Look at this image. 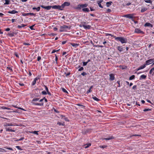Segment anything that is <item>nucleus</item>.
<instances>
[{"mask_svg": "<svg viewBox=\"0 0 154 154\" xmlns=\"http://www.w3.org/2000/svg\"><path fill=\"white\" fill-rule=\"evenodd\" d=\"M88 5V4L87 3L85 4H78L77 6L74 7V8L75 9L77 10L78 11H81V9L82 11L84 12H89L90 10L89 8H86Z\"/></svg>", "mask_w": 154, "mask_h": 154, "instance_id": "nucleus-1", "label": "nucleus"}, {"mask_svg": "<svg viewBox=\"0 0 154 154\" xmlns=\"http://www.w3.org/2000/svg\"><path fill=\"white\" fill-rule=\"evenodd\" d=\"M91 26L90 25H84V28L85 29H90Z\"/></svg>", "mask_w": 154, "mask_h": 154, "instance_id": "nucleus-23", "label": "nucleus"}, {"mask_svg": "<svg viewBox=\"0 0 154 154\" xmlns=\"http://www.w3.org/2000/svg\"><path fill=\"white\" fill-rule=\"evenodd\" d=\"M6 69H9L10 71V72H13V70L12 69L11 67H7L6 68Z\"/></svg>", "mask_w": 154, "mask_h": 154, "instance_id": "nucleus-37", "label": "nucleus"}, {"mask_svg": "<svg viewBox=\"0 0 154 154\" xmlns=\"http://www.w3.org/2000/svg\"><path fill=\"white\" fill-rule=\"evenodd\" d=\"M99 147H100L101 148H102L103 149H104V148H107V145H103L100 146Z\"/></svg>", "mask_w": 154, "mask_h": 154, "instance_id": "nucleus-42", "label": "nucleus"}, {"mask_svg": "<svg viewBox=\"0 0 154 154\" xmlns=\"http://www.w3.org/2000/svg\"><path fill=\"white\" fill-rule=\"evenodd\" d=\"M64 119L66 121V122L69 121V119L67 117H65L64 118Z\"/></svg>", "mask_w": 154, "mask_h": 154, "instance_id": "nucleus-60", "label": "nucleus"}, {"mask_svg": "<svg viewBox=\"0 0 154 154\" xmlns=\"http://www.w3.org/2000/svg\"><path fill=\"white\" fill-rule=\"evenodd\" d=\"M146 78V75H141L139 78L140 80H142L143 79H145Z\"/></svg>", "mask_w": 154, "mask_h": 154, "instance_id": "nucleus-20", "label": "nucleus"}, {"mask_svg": "<svg viewBox=\"0 0 154 154\" xmlns=\"http://www.w3.org/2000/svg\"><path fill=\"white\" fill-rule=\"evenodd\" d=\"M151 109L148 108V109H143V111L144 112H146V111H151Z\"/></svg>", "mask_w": 154, "mask_h": 154, "instance_id": "nucleus-50", "label": "nucleus"}, {"mask_svg": "<svg viewBox=\"0 0 154 154\" xmlns=\"http://www.w3.org/2000/svg\"><path fill=\"white\" fill-rule=\"evenodd\" d=\"M77 105L79 106H82V108H84L85 107V106L81 105L80 104H77Z\"/></svg>", "mask_w": 154, "mask_h": 154, "instance_id": "nucleus-51", "label": "nucleus"}, {"mask_svg": "<svg viewBox=\"0 0 154 154\" xmlns=\"http://www.w3.org/2000/svg\"><path fill=\"white\" fill-rule=\"evenodd\" d=\"M119 67L122 69H126L127 68V67L126 66L122 65H120L119 66Z\"/></svg>", "mask_w": 154, "mask_h": 154, "instance_id": "nucleus-30", "label": "nucleus"}, {"mask_svg": "<svg viewBox=\"0 0 154 154\" xmlns=\"http://www.w3.org/2000/svg\"><path fill=\"white\" fill-rule=\"evenodd\" d=\"M71 27V26H70L66 25H63L62 26H61L60 27V32H66L67 30V29H70Z\"/></svg>", "mask_w": 154, "mask_h": 154, "instance_id": "nucleus-4", "label": "nucleus"}, {"mask_svg": "<svg viewBox=\"0 0 154 154\" xmlns=\"http://www.w3.org/2000/svg\"><path fill=\"white\" fill-rule=\"evenodd\" d=\"M105 35L106 36H107L108 35L110 36L111 37H113L114 38H115V37H116V36L112 35V34H111L106 33L105 34Z\"/></svg>", "mask_w": 154, "mask_h": 154, "instance_id": "nucleus-34", "label": "nucleus"}, {"mask_svg": "<svg viewBox=\"0 0 154 154\" xmlns=\"http://www.w3.org/2000/svg\"><path fill=\"white\" fill-rule=\"evenodd\" d=\"M16 125V124L14 123V124H12V123H7L6 122H5L4 124V126L5 127L9 126H14Z\"/></svg>", "mask_w": 154, "mask_h": 154, "instance_id": "nucleus-9", "label": "nucleus"}, {"mask_svg": "<svg viewBox=\"0 0 154 154\" xmlns=\"http://www.w3.org/2000/svg\"><path fill=\"white\" fill-rule=\"evenodd\" d=\"M38 131H30L29 132L31 133H33L34 134H36L37 135H38Z\"/></svg>", "mask_w": 154, "mask_h": 154, "instance_id": "nucleus-35", "label": "nucleus"}, {"mask_svg": "<svg viewBox=\"0 0 154 154\" xmlns=\"http://www.w3.org/2000/svg\"><path fill=\"white\" fill-rule=\"evenodd\" d=\"M144 2L147 3H149L151 4L152 3V1L151 0H144Z\"/></svg>", "mask_w": 154, "mask_h": 154, "instance_id": "nucleus-45", "label": "nucleus"}, {"mask_svg": "<svg viewBox=\"0 0 154 154\" xmlns=\"http://www.w3.org/2000/svg\"><path fill=\"white\" fill-rule=\"evenodd\" d=\"M149 74H152V75H153L154 74V71L153 70L152 68L150 70L149 72Z\"/></svg>", "mask_w": 154, "mask_h": 154, "instance_id": "nucleus-33", "label": "nucleus"}, {"mask_svg": "<svg viewBox=\"0 0 154 154\" xmlns=\"http://www.w3.org/2000/svg\"><path fill=\"white\" fill-rule=\"evenodd\" d=\"M13 112H17L19 113H22V111H19V110H18V109H16L15 111H13Z\"/></svg>", "mask_w": 154, "mask_h": 154, "instance_id": "nucleus-44", "label": "nucleus"}, {"mask_svg": "<svg viewBox=\"0 0 154 154\" xmlns=\"http://www.w3.org/2000/svg\"><path fill=\"white\" fill-rule=\"evenodd\" d=\"M39 98H34L31 101V103L33 105L35 106H43L44 104L43 103H38L35 102V101H38Z\"/></svg>", "mask_w": 154, "mask_h": 154, "instance_id": "nucleus-3", "label": "nucleus"}, {"mask_svg": "<svg viewBox=\"0 0 154 154\" xmlns=\"http://www.w3.org/2000/svg\"><path fill=\"white\" fill-rule=\"evenodd\" d=\"M135 76L134 75H132L129 78V80H132L135 79Z\"/></svg>", "mask_w": 154, "mask_h": 154, "instance_id": "nucleus-38", "label": "nucleus"}, {"mask_svg": "<svg viewBox=\"0 0 154 154\" xmlns=\"http://www.w3.org/2000/svg\"><path fill=\"white\" fill-rule=\"evenodd\" d=\"M84 69V68L83 67H81L80 68L78 69L79 71H81Z\"/></svg>", "mask_w": 154, "mask_h": 154, "instance_id": "nucleus-61", "label": "nucleus"}, {"mask_svg": "<svg viewBox=\"0 0 154 154\" xmlns=\"http://www.w3.org/2000/svg\"><path fill=\"white\" fill-rule=\"evenodd\" d=\"M117 49L120 52H122L123 51V48L122 46H118L117 48Z\"/></svg>", "mask_w": 154, "mask_h": 154, "instance_id": "nucleus-25", "label": "nucleus"}, {"mask_svg": "<svg viewBox=\"0 0 154 154\" xmlns=\"http://www.w3.org/2000/svg\"><path fill=\"white\" fill-rule=\"evenodd\" d=\"M32 9L33 10H36L37 11H38L40 9V7H38L37 8L33 7Z\"/></svg>", "mask_w": 154, "mask_h": 154, "instance_id": "nucleus-32", "label": "nucleus"}, {"mask_svg": "<svg viewBox=\"0 0 154 154\" xmlns=\"http://www.w3.org/2000/svg\"><path fill=\"white\" fill-rule=\"evenodd\" d=\"M60 49L58 50H56L55 49H54L51 52V54H53L54 53L56 52H58L60 50Z\"/></svg>", "mask_w": 154, "mask_h": 154, "instance_id": "nucleus-48", "label": "nucleus"}, {"mask_svg": "<svg viewBox=\"0 0 154 154\" xmlns=\"http://www.w3.org/2000/svg\"><path fill=\"white\" fill-rule=\"evenodd\" d=\"M109 80L110 81H113L114 80L115 77L114 74L111 73L109 74Z\"/></svg>", "mask_w": 154, "mask_h": 154, "instance_id": "nucleus-13", "label": "nucleus"}, {"mask_svg": "<svg viewBox=\"0 0 154 154\" xmlns=\"http://www.w3.org/2000/svg\"><path fill=\"white\" fill-rule=\"evenodd\" d=\"M103 1V0H100L99 1L97 2V4L99 7L101 8H103V7L101 5V3H102Z\"/></svg>", "mask_w": 154, "mask_h": 154, "instance_id": "nucleus-19", "label": "nucleus"}, {"mask_svg": "<svg viewBox=\"0 0 154 154\" xmlns=\"http://www.w3.org/2000/svg\"><path fill=\"white\" fill-rule=\"evenodd\" d=\"M44 86L45 87V90L47 92H48V91H49L48 89L46 86L44 85Z\"/></svg>", "mask_w": 154, "mask_h": 154, "instance_id": "nucleus-56", "label": "nucleus"}, {"mask_svg": "<svg viewBox=\"0 0 154 154\" xmlns=\"http://www.w3.org/2000/svg\"><path fill=\"white\" fill-rule=\"evenodd\" d=\"M115 38L116 40L119 41L122 44L126 43L127 42V39L123 37H116V36Z\"/></svg>", "mask_w": 154, "mask_h": 154, "instance_id": "nucleus-2", "label": "nucleus"}, {"mask_svg": "<svg viewBox=\"0 0 154 154\" xmlns=\"http://www.w3.org/2000/svg\"><path fill=\"white\" fill-rule=\"evenodd\" d=\"M82 63H83V66H86L88 63L87 62H83Z\"/></svg>", "mask_w": 154, "mask_h": 154, "instance_id": "nucleus-58", "label": "nucleus"}, {"mask_svg": "<svg viewBox=\"0 0 154 154\" xmlns=\"http://www.w3.org/2000/svg\"><path fill=\"white\" fill-rule=\"evenodd\" d=\"M62 91L63 92H64L66 93H68V91L65 88H62Z\"/></svg>", "mask_w": 154, "mask_h": 154, "instance_id": "nucleus-46", "label": "nucleus"}, {"mask_svg": "<svg viewBox=\"0 0 154 154\" xmlns=\"http://www.w3.org/2000/svg\"><path fill=\"white\" fill-rule=\"evenodd\" d=\"M81 75L83 76H85L87 75V73L85 72H83L81 74Z\"/></svg>", "mask_w": 154, "mask_h": 154, "instance_id": "nucleus-59", "label": "nucleus"}, {"mask_svg": "<svg viewBox=\"0 0 154 154\" xmlns=\"http://www.w3.org/2000/svg\"><path fill=\"white\" fill-rule=\"evenodd\" d=\"M41 77V75H38V76L36 78H35L34 79V80L36 82V81L38 80V79H39Z\"/></svg>", "mask_w": 154, "mask_h": 154, "instance_id": "nucleus-26", "label": "nucleus"}, {"mask_svg": "<svg viewBox=\"0 0 154 154\" xmlns=\"http://www.w3.org/2000/svg\"><path fill=\"white\" fill-rule=\"evenodd\" d=\"M70 5V2H65L62 4V8L63 9L65 6H69Z\"/></svg>", "mask_w": 154, "mask_h": 154, "instance_id": "nucleus-11", "label": "nucleus"}, {"mask_svg": "<svg viewBox=\"0 0 154 154\" xmlns=\"http://www.w3.org/2000/svg\"><path fill=\"white\" fill-rule=\"evenodd\" d=\"M26 26V25H25V24H21V26H20V25H18L17 26V27L18 29H20V28H21L22 27H24Z\"/></svg>", "mask_w": 154, "mask_h": 154, "instance_id": "nucleus-28", "label": "nucleus"}, {"mask_svg": "<svg viewBox=\"0 0 154 154\" xmlns=\"http://www.w3.org/2000/svg\"><path fill=\"white\" fill-rule=\"evenodd\" d=\"M112 2L111 1H109V2H107L106 3V5L107 7H109L111 5L112 3Z\"/></svg>", "mask_w": 154, "mask_h": 154, "instance_id": "nucleus-31", "label": "nucleus"}, {"mask_svg": "<svg viewBox=\"0 0 154 154\" xmlns=\"http://www.w3.org/2000/svg\"><path fill=\"white\" fill-rule=\"evenodd\" d=\"M14 34L16 35L17 33L14 32H11V31L10 32L8 33L7 35L11 37H12L14 36Z\"/></svg>", "mask_w": 154, "mask_h": 154, "instance_id": "nucleus-16", "label": "nucleus"}, {"mask_svg": "<svg viewBox=\"0 0 154 154\" xmlns=\"http://www.w3.org/2000/svg\"><path fill=\"white\" fill-rule=\"evenodd\" d=\"M18 84L20 86H23L24 85V84L23 83L20 82Z\"/></svg>", "mask_w": 154, "mask_h": 154, "instance_id": "nucleus-64", "label": "nucleus"}, {"mask_svg": "<svg viewBox=\"0 0 154 154\" xmlns=\"http://www.w3.org/2000/svg\"><path fill=\"white\" fill-rule=\"evenodd\" d=\"M5 5H9L10 4V1L9 0H5Z\"/></svg>", "mask_w": 154, "mask_h": 154, "instance_id": "nucleus-40", "label": "nucleus"}, {"mask_svg": "<svg viewBox=\"0 0 154 154\" xmlns=\"http://www.w3.org/2000/svg\"><path fill=\"white\" fill-rule=\"evenodd\" d=\"M154 59H151L146 60L145 64L146 65H149L152 63L154 62Z\"/></svg>", "mask_w": 154, "mask_h": 154, "instance_id": "nucleus-7", "label": "nucleus"}, {"mask_svg": "<svg viewBox=\"0 0 154 154\" xmlns=\"http://www.w3.org/2000/svg\"><path fill=\"white\" fill-rule=\"evenodd\" d=\"M42 93L43 95H46L47 94V93L46 91H43L42 92Z\"/></svg>", "mask_w": 154, "mask_h": 154, "instance_id": "nucleus-54", "label": "nucleus"}, {"mask_svg": "<svg viewBox=\"0 0 154 154\" xmlns=\"http://www.w3.org/2000/svg\"><path fill=\"white\" fill-rule=\"evenodd\" d=\"M145 27H152L153 25L152 24L149 23H145L144 25Z\"/></svg>", "mask_w": 154, "mask_h": 154, "instance_id": "nucleus-17", "label": "nucleus"}, {"mask_svg": "<svg viewBox=\"0 0 154 154\" xmlns=\"http://www.w3.org/2000/svg\"><path fill=\"white\" fill-rule=\"evenodd\" d=\"M22 15L23 16H26L29 15L35 16V14L33 13H23Z\"/></svg>", "mask_w": 154, "mask_h": 154, "instance_id": "nucleus-15", "label": "nucleus"}, {"mask_svg": "<svg viewBox=\"0 0 154 154\" xmlns=\"http://www.w3.org/2000/svg\"><path fill=\"white\" fill-rule=\"evenodd\" d=\"M90 9L91 11H95V9H94L93 7H90Z\"/></svg>", "mask_w": 154, "mask_h": 154, "instance_id": "nucleus-62", "label": "nucleus"}, {"mask_svg": "<svg viewBox=\"0 0 154 154\" xmlns=\"http://www.w3.org/2000/svg\"><path fill=\"white\" fill-rule=\"evenodd\" d=\"M147 10V8H143L141 9V12L142 13H143V12H144V11H146V10Z\"/></svg>", "mask_w": 154, "mask_h": 154, "instance_id": "nucleus-43", "label": "nucleus"}, {"mask_svg": "<svg viewBox=\"0 0 154 154\" xmlns=\"http://www.w3.org/2000/svg\"><path fill=\"white\" fill-rule=\"evenodd\" d=\"M16 148H17L18 150H22L23 149L20 147V146H16Z\"/></svg>", "mask_w": 154, "mask_h": 154, "instance_id": "nucleus-47", "label": "nucleus"}, {"mask_svg": "<svg viewBox=\"0 0 154 154\" xmlns=\"http://www.w3.org/2000/svg\"><path fill=\"white\" fill-rule=\"evenodd\" d=\"M133 15H134V14H129L124 15L123 16V17L129 19H130L132 20L133 19H134L135 18V17Z\"/></svg>", "mask_w": 154, "mask_h": 154, "instance_id": "nucleus-6", "label": "nucleus"}, {"mask_svg": "<svg viewBox=\"0 0 154 154\" xmlns=\"http://www.w3.org/2000/svg\"><path fill=\"white\" fill-rule=\"evenodd\" d=\"M14 55H15L16 57L18 58H19V56L18 55V54L16 53V52H15L14 53Z\"/></svg>", "mask_w": 154, "mask_h": 154, "instance_id": "nucleus-57", "label": "nucleus"}, {"mask_svg": "<svg viewBox=\"0 0 154 154\" xmlns=\"http://www.w3.org/2000/svg\"><path fill=\"white\" fill-rule=\"evenodd\" d=\"M146 64H144L143 65L140 66L139 67V68H140L139 69H144V68L146 67Z\"/></svg>", "mask_w": 154, "mask_h": 154, "instance_id": "nucleus-36", "label": "nucleus"}, {"mask_svg": "<svg viewBox=\"0 0 154 154\" xmlns=\"http://www.w3.org/2000/svg\"><path fill=\"white\" fill-rule=\"evenodd\" d=\"M57 124L58 125H62L63 126H65V123L64 122H61L58 121L57 123Z\"/></svg>", "mask_w": 154, "mask_h": 154, "instance_id": "nucleus-29", "label": "nucleus"}, {"mask_svg": "<svg viewBox=\"0 0 154 154\" xmlns=\"http://www.w3.org/2000/svg\"><path fill=\"white\" fill-rule=\"evenodd\" d=\"M114 138V137L112 136H111L109 137L106 138H103L102 139L103 140H109L111 139H113Z\"/></svg>", "mask_w": 154, "mask_h": 154, "instance_id": "nucleus-18", "label": "nucleus"}, {"mask_svg": "<svg viewBox=\"0 0 154 154\" xmlns=\"http://www.w3.org/2000/svg\"><path fill=\"white\" fill-rule=\"evenodd\" d=\"M134 32H135L137 33H141L143 34L144 33V32L143 31L138 28H136L135 29Z\"/></svg>", "mask_w": 154, "mask_h": 154, "instance_id": "nucleus-12", "label": "nucleus"}, {"mask_svg": "<svg viewBox=\"0 0 154 154\" xmlns=\"http://www.w3.org/2000/svg\"><path fill=\"white\" fill-rule=\"evenodd\" d=\"M34 26H35L34 25H32L31 26H30L29 28L32 30H34L35 29L33 28V27Z\"/></svg>", "mask_w": 154, "mask_h": 154, "instance_id": "nucleus-49", "label": "nucleus"}, {"mask_svg": "<svg viewBox=\"0 0 154 154\" xmlns=\"http://www.w3.org/2000/svg\"><path fill=\"white\" fill-rule=\"evenodd\" d=\"M0 152H6V151L4 149L0 148Z\"/></svg>", "mask_w": 154, "mask_h": 154, "instance_id": "nucleus-53", "label": "nucleus"}, {"mask_svg": "<svg viewBox=\"0 0 154 154\" xmlns=\"http://www.w3.org/2000/svg\"><path fill=\"white\" fill-rule=\"evenodd\" d=\"M52 8L54 9H58L61 11L63 10V9L62 8V5L61 6L59 5L52 6Z\"/></svg>", "mask_w": 154, "mask_h": 154, "instance_id": "nucleus-5", "label": "nucleus"}, {"mask_svg": "<svg viewBox=\"0 0 154 154\" xmlns=\"http://www.w3.org/2000/svg\"><path fill=\"white\" fill-rule=\"evenodd\" d=\"M8 13L11 14H15L18 13V12L16 11L13 10L12 11H9L8 12Z\"/></svg>", "mask_w": 154, "mask_h": 154, "instance_id": "nucleus-22", "label": "nucleus"}, {"mask_svg": "<svg viewBox=\"0 0 154 154\" xmlns=\"http://www.w3.org/2000/svg\"><path fill=\"white\" fill-rule=\"evenodd\" d=\"M111 11H112L111 9H108L107 10L106 12L107 13H109L110 12H111Z\"/></svg>", "mask_w": 154, "mask_h": 154, "instance_id": "nucleus-55", "label": "nucleus"}, {"mask_svg": "<svg viewBox=\"0 0 154 154\" xmlns=\"http://www.w3.org/2000/svg\"><path fill=\"white\" fill-rule=\"evenodd\" d=\"M40 7L43 8H44L47 10H49L51 9V8H52V6H45L43 5H40Z\"/></svg>", "mask_w": 154, "mask_h": 154, "instance_id": "nucleus-10", "label": "nucleus"}, {"mask_svg": "<svg viewBox=\"0 0 154 154\" xmlns=\"http://www.w3.org/2000/svg\"><path fill=\"white\" fill-rule=\"evenodd\" d=\"M2 108L4 109H8V110H13V109H11V108H9L8 107H5V106H2Z\"/></svg>", "mask_w": 154, "mask_h": 154, "instance_id": "nucleus-41", "label": "nucleus"}, {"mask_svg": "<svg viewBox=\"0 0 154 154\" xmlns=\"http://www.w3.org/2000/svg\"><path fill=\"white\" fill-rule=\"evenodd\" d=\"M5 129H6V131H9V132H14L15 131V130H12L11 129V127H9V128L6 127L5 128Z\"/></svg>", "mask_w": 154, "mask_h": 154, "instance_id": "nucleus-14", "label": "nucleus"}, {"mask_svg": "<svg viewBox=\"0 0 154 154\" xmlns=\"http://www.w3.org/2000/svg\"><path fill=\"white\" fill-rule=\"evenodd\" d=\"M23 45H30V44L29 43H27L25 42H23Z\"/></svg>", "mask_w": 154, "mask_h": 154, "instance_id": "nucleus-52", "label": "nucleus"}, {"mask_svg": "<svg viewBox=\"0 0 154 154\" xmlns=\"http://www.w3.org/2000/svg\"><path fill=\"white\" fill-rule=\"evenodd\" d=\"M64 74H65L66 76H67L69 75L70 74V72H68L67 73H66V72H64Z\"/></svg>", "mask_w": 154, "mask_h": 154, "instance_id": "nucleus-63", "label": "nucleus"}, {"mask_svg": "<svg viewBox=\"0 0 154 154\" xmlns=\"http://www.w3.org/2000/svg\"><path fill=\"white\" fill-rule=\"evenodd\" d=\"M71 45L73 47H75V48L78 46L79 44H76L74 43H70Z\"/></svg>", "mask_w": 154, "mask_h": 154, "instance_id": "nucleus-24", "label": "nucleus"}, {"mask_svg": "<svg viewBox=\"0 0 154 154\" xmlns=\"http://www.w3.org/2000/svg\"><path fill=\"white\" fill-rule=\"evenodd\" d=\"M93 87V85L91 86L89 88V90H88L87 91L86 93L87 94H89V93L91 92H92V89Z\"/></svg>", "mask_w": 154, "mask_h": 154, "instance_id": "nucleus-21", "label": "nucleus"}, {"mask_svg": "<svg viewBox=\"0 0 154 154\" xmlns=\"http://www.w3.org/2000/svg\"><path fill=\"white\" fill-rule=\"evenodd\" d=\"M91 145V143H89L88 144H86L85 145V148H88Z\"/></svg>", "mask_w": 154, "mask_h": 154, "instance_id": "nucleus-39", "label": "nucleus"}, {"mask_svg": "<svg viewBox=\"0 0 154 154\" xmlns=\"http://www.w3.org/2000/svg\"><path fill=\"white\" fill-rule=\"evenodd\" d=\"M91 129H87L86 130H84L82 131V134L85 135L88 133H90L91 132Z\"/></svg>", "mask_w": 154, "mask_h": 154, "instance_id": "nucleus-8", "label": "nucleus"}, {"mask_svg": "<svg viewBox=\"0 0 154 154\" xmlns=\"http://www.w3.org/2000/svg\"><path fill=\"white\" fill-rule=\"evenodd\" d=\"M92 98L94 100L96 101L97 102H99L100 100V99H98L95 96H94L93 95Z\"/></svg>", "mask_w": 154, "mask_h": 154, "instance_id": "nucleus-27", "label": "nucleus"}]
</instances>
